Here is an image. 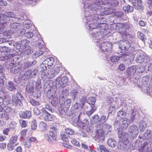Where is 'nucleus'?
<instances>
[{"instance_id":"0e129e2a","label":"nucleus","mask_w":152,"mask_h":152,"mask_svg":"<svg viewBox=\"0 0 152 152\" xmlns=\"http://www.w3.org/2000/svg\"><path fill=\"white\" fill-rule=\"evenodd\" d=\"M5 105L3 106V110L5 111L6 112L9 113L12 110V109L11 107Z\"/></svg>"},{"instance_id":"c9c22d12","label":"nucleus","mask_w":152,"mask_h":152,"mask_svg":"<svg viewBox=\"0 0 152 152\" xmlns=\"http://www.w3.org/2000/svg\"><path fill=\"white\" fill-rule=\"evenodd\" d=\"M3 15L4 16H5V17L4 19H6L7 17L13 18L12 19V20L13 21V20H14V18H15V15L14 14L13 12H6L4 13Z\"/></svg>"},{"instance_id":"ddd939ff","label":"nucleus","mask_w":152,"mask_h":152,"mask_svg":"<svg viewBox=\"0 0 152 152\" xmlns=\"http://www.w3.org/2000/svg\"><path fill=\"white\" fill-rule=\"evenodd\" d=\"M13 21L10 25V28L15 31H18L20 28V24L19 22Z\"/></svg>"},{"instance_id":"f704fd0d","label":"nucleus","mask_w":152,"mask_h":152,"mask_svg":"<svg viewBox=\"0 0 152 152\" xmlns=\"http://www.w3.org/2000/svg\"><path fill=\"white\" fill-rule=\"evenodd\" d=\"M86 0H82V3L84 4L85 2L86 1ZM96 1L95 2L94 4V5H96V6L97 5L98 6H99V7H101V6H100L102 4H105L104 0H95Z\"/></svg>"},{"instance_id":"f3484780","label":"nucleus","mask_w":152,"mask_h":152,"mask_svg":"<svg viewBox=\"0 0 152 152\" xmlns=\"http://www.w3.org/2000/svg\"><path fill=\"white\" fill-rule=\"evenodd\" d=\"M68 94L69 92L67 89H63L60 95V101L61 99L63 101H64Z\"/></svg>"},{"instance_id":"4d7b16f0","label":"nucleus","mask_w":152,"mask_h":152,"mask_svg":"<svg viewBox=\"0 0 152 152\" xmlns=\"http://www.w3.org/2000/svg\"><path fill=\"white\" fill-rule=\"evenodd\" d=\"M20 124L22 127H25L27 125V122L24 120L20 121Z\"/></svg>"},{"instance_id":"864d4df0","label":"nucleus","mask_w":152,"mask_h":152,"mask_svg":"<svg viewBox=\"0 0 152 152\" xmlns=\"http://www.w3.org/2000/svg\"><path fill=\"white\" fill-rule=\"evenodd\" d=\"M137 34L138 37L139 39L143 41H144V40L145 37L143 34L140 31H138Z\"/></svg>"},{"instance_id":"13d9d810","label":"nucleus","mask_w":152,"mask_h":152,"mask_svg":"<svg viewBox=\"0 0 152 152\" xmlns=\"http://www.w3.org/2000/svg\"><path fill=\"white\" fill-rule=\"evenodd\" d=\"M137 70L139 73H142L144 71L145 69L143 66H138Z\"/></svg>"},{"instance_id":"7c9ffc66","label":"nucleus","mask_w":152,"mask_h":152,"mask_svg":"<svg viewBox=\"0 0 152 152\" xmlns=\"http://www.w3.org/2000/svg\"><path fill=\"white\" fill-rule=\"evenodd\" d=\"M61 139L66 142H68V139L69 137V136L68 134L65 132H62L61 134Z\"/></svg>"},{"instance_id":"6ab92c4d","label":"nucleus","mask_w":152,"mask_h":152,"mask_svg":"<svg viewBox=\"0 0 152 152\" xmlns=\"http://www.w3.org/2000/svg\"><path fill=\"white\" fill-rule=\"evenodd\" d=\"M102 130L104 131L106 133V132L108 133L109 132H111L112 130V126L107 124H104L102 127Z\"/></svg>"},{"instance_id":"9b49d317","label":"nucleus","mask_w":152,"mask_h":152,"mask_svg":"<svg viewBox=\"0 0 152 152\" xmlns=\"http://www.w3.org/2000/svg\"><path fill=\"white\" fill-rule=\"evenodd\" d=\"M145 57V54L142 51L138 53L137 55L136 60L137 62L141 63L144 61V58Z\"/></svg>"},{"instance_id":"393cba45","label":"nucleus","mask_w":152,"mask_h":152,"mask_svg":"<svg viewBox=\"0 0 152 152\" xmlns=\"http://www.w3.org/2000/svg\"><path fill=\"white\" fill-rule=\"evenodd\" d=\"M147 126L146 122L143 121H141L139 123V129L140 131L144 132L145 130V128Z\"/></svg>"},{"instance_id":"4468645a","label":"nucleus","mask_w":152,"mask_h":152,"mask_svg":"<svg viewBox=\"0 0 152 152\" xmlns=\"http://www.w3.org/2000/svg\"><path fill=\"white\" fill-rule=\"evenodd\" d=\"M16 86L12 81H9L6 84L7 89L10 91H14L16 89Z\"/></svg>"},{"instance_id":"a18cd8bd","label":"nucleus","mask_w":152,"mask_h":152,"mask_svg":"<svg viewBox=\"0 0 152 152\" xmlns=\"http://www.w3.org/2000/svg\"><path fill=\"white\" fill-rule=\"evenodd\" d=\"M88 104L93 107L95 102V98L94 97H90L88 98Z\"/></svg>"},{"instance_id":"4c0bfd02","label":"nucleus","mask_w":152,"mask_h":152,"mask_svg":"<svg viewBox=\"0 0 152 152\" xmlns=\"http://www.w3.org/2000/svg\"><path fill=\"white\" fill-rule=\"evenodd\" d=\"M126 144L125 143H124V142L120 141L118 145V148L120 150H123L126 148Z\"/></svg>"},{"instance_id":"2eb2a0df","label":"nucleus","mask_w":152,"mask_h":152,"mask_svg":"<svg viewBox=\"0 0 152 152\" xmlns=\"http://www.w3.org/2000/svg\"><path fill=\"white\" fill-rule=\"evenodd\" d=\"M10 100L12 101V103L13 105L17 106L20 105V101L16 95H12Z\"/></svg>"},{"instance_id":"412c9836","label":"nucleus","mask_w":152,"mask_h":152,"mask_svg":"<svg viewBox=\"0 0 152 152\" xmlns=\"http://www.w3.org/2000/svg\"><path fill=\"white\" fill-rule=\"evenodd\" d=\"M31 73V70L28 69L24 73L23 71H21L20 72V75L22 77H25L29 79L31 78V77H30Z\"/></svg>"},{"instance_id":"5fc2aeb1","label":"nucleus","mask_w":152,"mask_h":152,"mask_svg":"<svg viewBox=\"0 0 152 152\" xmlns=\"http://www.w3.org/2000/svg\"><path fill=\"white\" fill-rule=\"evenodd\" d=\"M32 64H33L32 62H28L25 63L24 64L23 68L26 69L32 66Z\"/></svg>"},{"instance_id":"a19ab883","label":"nucleus","mask_w":152,"mask_h":152,"mask_svg":"<svg viewBox=\"0 0 152 152\" xmlns=\"http://www.w3.org/2000/svg\"><path fill=\"white\" fill-rule=\"evenodd\" d=\"M120 56H113L110 57V59L112 62H117L120 58Z\"/></svg>"},{"instance_id":"f03ea898","label":"nucleus","mask_w":152,"mask_h":152,"mask_svg":"<svg viewBox=\"0 0 152 152\" xmlns=\"http://www.w3.org/2000/svg\"><path fill=\"white\" fill-rule=\"evenodd\" d=\"M96 135L95 138L97 141L103 142L104 140L106 132L102 130L101 125L97 124L96 126Z\"/></svg>"},{"instance_id":"c756f323","label":"nucleus","mask_w":152,"mask_h":152,"mask_svg":"<svg viewBox=\"0 0 152 152\" xmlns=\"http://www.w3.org/2000/svg\"><path fill=\"white\" fill-rule=\"evenodd\" d=\"M130 121L127 118H124L122 123L123 127L124 128H127L128 127L130 124Z\"/></svg>"},{"instance_id":"473e14b6","label":"nucleus","mask_w":152,"mask_h":152,"mask_svg":"<svg viewBox=\"0 0 152 152\" xmlns=\"http://www.w3.org/2000/svg\"><path fill=\"white\" fill-rule=\"evenodd\" d=\"M39 126L40 129L42 131H45L47 130V124L42 121L40 122Z\"/></svg>"},{"instance_id":"6e6552de","label":"nucleus","mask_w":152,"mask_h":152,"mask_svg":"<svg viewBox=\"0 0 152 152\" xmlns=\"http://www.w3.org/2000/svg\"><path fill=\"white\" fill-rule=\"evenodd\" d=\"M8 24L7 23L4 21H1L0 23V29L3 31V32L2 33L4 35L7 36L10 35L13 33L12 31L11 30H8L5 31L4 28Z\"/></svg>"},{"instance_id":"e433bc0d","label":"nucleus","mask_w":152,"mask_h":152,"mask_svg":"<svg viewBox=\"0 0 152 152\" xmlns=\"http://www.w3.org/2000/svg\"><path fill=\"white\" fill-rule=\"evenodd\" d=\"M18 136H14L12 137L10 140V142L11 143L14 144L15 146H16L18 144L17 142Z\"/></svg>"},{"instance_id":"a211bd4d","label":"nucleus","mask_w":152,"mask_h":152,"mask_svg":"<svg viewBox=\"0 0 152 152\" xmlns=\"http://www.w3.org/2000/svg\"><path fill=\"white\" fill-rule=\"evenodd\" d=\"M90 33L92 35V37L96 40L100 39L102 37L101 35V33L100 32H96L94 31H93Z\"/></svg>"},{"instance_id":"a878e982","label":"nucleus","mask_w":152,"mask_h":152,"mask_svg":"<svg viewBox=\"0 0 152 152\" xmlns=\"http://www.w3.org/2000/svg\"><path fill=\"white\" fill-rule=\"evenodd\" d=\"M20 116L22 118H29L31 117V112L29 111L23 112Z\"/></svg>"},{"instance_id":"2f4dec72","label":"nucleus","mask_w":152,"mask_h":152,"mask_svg":"<svg viewBox=\"0 0 152 152\" xmlns=\"http://www.w3.org/2000/svg\"><path fill=\"white\" fill-rule=\"evenodd\" d=\"M33 52L32 49L28 48V49H26L21 52V55L22 56H26L28 55Z\"/></svg>"},{"instance_id":"39448f33","label":"nucleus","mask_w":152,"mask_h":152,"mask_svg":"<svg viewBox=\"0 0 152 152\" xmlns=\"http://www.w3.org/2000/svg\"><path fill=\"white\" fill-rule=\"evenodd\" d=\"M60 70V68L59 66H54L50 69L48 71V77L49 78H51L58 74Z\"/></svg>"},{"instance_id":"e2e57ef3","label":"nucleus","mask_w":152,"mask_h":152,"mask_svg":"<svg viewBox=\"0 0 152 152\" xmlns=\"http://www.w3.org/2000/svg\"><path fill=\"white\" fill-rule=\"evenodd\" d=\"M15 146L12 143H8L7 145V149L9 151H12L13 150Z\"/></svg>"},{"instance_id":"72a5a7b5","label":"nucleus","mask_w":152,"mask_h":152,"mask_svg":"<svg viewBox=\"0 0 152 152\" xmlns=\"http://www.w3.org/2000/svg\"><path fill=\"white\" fill-rule=\"evenodd\" d=\"M123 9L126 13H128L129 12H132L134 8L133 7L131 6L130 5H128L127 6L124 7Z\"/></svg>"},{"instance_id":"f257e3e1","label":"nucleus","mask_w":152,"mask_h":152,"mask_svg":"<svg viewBox=\"0 0 152 152\" xmlns=\"http://www.w3.org/2000/svg\"><path fill=\"white\" fill-rule=\"evenodd\" d=\"M84 7L85 8V18L83 19L84 22L86 21L87 23L88 22L91 21L93 22L89 24V27L90 29H95L99 28L100 30H105L106 29V24L104 23H99V19L98 18V15L96 14L94 17L93 18H92V16L91 15L97 10H98L100 7L99 6L97 5L96 6L94 4H84Z\"/></svg>"},{"instance_id":"4be33fe9","label":"nucleus","mask_w":152,"mask_h":152,"mask_svg":"<svg viewBox=\"0 0 152 152\" xmlns=\"http://www.w3.org/2000/svg\"><path fill=\"white\" fill-rule=\"evenodd\" d=\"M15 53H9L7 54L5 56H0V60L5 61L8 60L15 56Z\"/></svg>"},{"instance_id":"cd10ccee","label":"nucleus","mask_w":152,"mask_h":152,"mask_svg":"<svg viewBox=\"0 0 152 152\" xmlns=\"http://www.w3.org/2000/svg\"><path fill=\"white\" fill-rule=\"evenodd\" d=\"M21 69L20 66L19 64H17L15 66L13 67L11 69V72L12 73H17L19 72Z\"/></svg>"},{"instance_id":"58836bf2","label":"nucleus","mask_w":152,"mask_h":152,"mask_svg":"<svg viewBox=\"0 0 152 152\" xmlns=\"http://www.w3.org/2000/svg\"><path fill=\"white\" fill-rule=\"evenodd\" d=\"M5 78V75L2 74L0 75V86L1 87H3L5 84V81L4 80Z\"/></svg>"},{"instance_id":"603ef678","label":"nucleus","mask_w":152,"mask_h":152,"mask_svg":"<svg viewBox=\"0 0 152 152\" xmlns=\"http://www.w3.org/2000/svg\"><path fill=\"white\" fill-rule=\"evenodd\" d=\"M30 102L32 105L34 106H37L39 104V102H38L34 99H31Z\"/></svg>"},{"instance_id":"7ed1b4c3","label":"nucleus","mask_w":152,"mask_h":152,"mask_svg":"<svg viewBox=\"0 0 152 152\" xmlns=\"http://www.w3.org/2000/svg\"><path fill=\"white\" fill-rule=\"evenodd\" d=\"M119 47L122 50L127 53H131L133 48L130 42L127 41H121L119 42Z\"/></svg>"},{"instance_id":"20e7f679","label":"nucleus","mask_w":152,"mask_h":152,"mask_svg":"<svg viewBox=\"0 0 152 152\" xmlns=\"http://www.w3.org/2000/svg\"><path fill=\"white\" fill-rule=\"evenodd\" d=\"M68 82V78L65 76L62 77L60 75L55 80L56 85H58L59 87H64L65 86Z\"/></svg>"},{"instance_id":"680f3d73","label":"nucleus","mask_w":152,"mask_h":152,"mask_svg":"<svg viewBox=\"0 0 152 152\" xmlns=\"http://www.w3.org/2000/svg\"><path fill=\"white\" fill-rule=\"evenodd\" d=\"M65 132L68 134L69 135H72L74 133V132L73 130L69 128H67L65 129Z\"/></svg>"},{"instance_id":"c85d7f7f","label":"nucleus","mask_w":152,"mask_h":152,"mask_svg":"<svg viewBox=\"0 0 152 152\" xmlns=\"http://www.w3.org/2000/svg\"><path fill=\"white\" fill-rule=\"evenodd\" d=\"M150 134L151 131L149 130H147L142 136H141L140 135L139 136V137L140 139H142L143 140H145L148 139L150 137Z\"/></svg>"},{"instance_id":"6e6d98bb","label":"nucleus","mask_w":152,"mask_h":152,"mask_svg":"<svg viewBox=\"0 0 152 152\" xmlns=\"http://www.w3.org/2000/svg\"><path fill=\"white\" fill-rule=\"evenodd\" d=\"M5 66L7 69H11L14 66V64L9 61L6 63Z\"/></svg>"},{"instance_id":"09e8293b","label":"nucleus","mask_w":152,"mask_h":152,"mask_svg":"<svg viewBox=\"0 0 152 152\" xmlns=\"http://www.w3.org/2000/svg\"><path fill=\"white\" fill-rule=\"evenodd\" d=\"M10 50V49L9 48L6 47H2L0 48V54L2 52H8Z\"/></svg>"},{"instance_id":"f8f14e48","label":"nucleus","mask_w":152,"mask_h":152,"mask_svg":"<svg viewBox=\"0 0 152 152\" xmlns=\"http://www.w3.org/2000/svg\"><path fill=\"white\" fill-rule=\"evenodd\" d=\"M56 124L55 123L53 124L52 127H51L50 128V130L49 132L50 136L54 140H56V127L54 126Z\"/></svg>"},{"instance_id":"8fccbe9b","label":"nucleus","mask_w":152,"mask_h":152,"mask_svg":"<svg viewBox=\"0 0 152 152\" xmlns=\"http://www.w3.org/2000/svg\"><path fill=\"white\" fill-rule=\"evenodd\" d=\"M145 69L148 71L152 72V62L147 64L145 65Z\"/></svg>"},{"instance_id":"1a4fd4ad","label":"nucleus","mask_w":152,"mask_h":152,"mask_svg":"<svg viewBox=\"0 0 152 152\" xmlns=\"http://www.w3.org/2000/svg\"><path fill=\"white\" fill-rule=\"evenodd\" d=\"M118 137L120 139V141L125 142L128 141V135L125 132H123L122 129H119L118 132Z\"/></svg>"},{"instance_id":"ea45409f","label":"nucleus","mask_w":152,"mask_h":152,"mask_svg":"<svg viewBox=\"0 0 152 152\" xmlns=\"http://www.w3.org/2000/svg\"><path fill=\"white\" fill-rule=\"evenodd\" d=\"M43 53V52L41 50H39L34 53L32 55L33 58H35L39 56L42 55Z\"/></svg>"},{"instance_id":"0eeeda50","label":"nucleus","mask_w":152,"mask_h":152,"mask_svg":"<svg viewBox=\"0 0 152 152\" xmlns=\"http://www.w3.org/2000/svg\"><path fill=\"white\" fill-rule=\"evenodd\" d=\"M8 99L6 96V94L0 91V105H7L9 104Z\"/></svg>"},{"instance_id":"052dcab7","label":"nucleus","mask_w":152,"mask_h":152,"mask_svg":"<svg viewBox=\"0 0 152 152\" xmlns=\"http://www.w3.org/2000/svg\"><path fill=\"white\" fill-rule=\"evenodd\" d=\"M91 109L89 111L87 112V114L89 116L91 115L95 110L96 108L94 107H93L91 105Z\"/></svg>"},{"instance_id":"338daca9","label":"nucleus","mask_w":152,"mask_h":152,"mask_svg":"<svg viewBox=\"0 0 152 152\" xmlns=\"http://www.w3.org/2000/svg\"><path fill=\"white\" fill-rule=\"evenodd\" d=\"M37 70L36 69H34L32 71H31V70L30 75L31 78H32L35 77L36 75V74L37 73Z\"/></svg>"},{"instance_id":"774afa93","label":"nucleus","mask_w":152,"mask_h":152,"mask_svg":"<svg viewBox=\"0 0 152 152\" xmlns=\"http://www.w3.org/2000/svg\"><path fill=\"white\" fill-rule=\"evenodd\" d=\"M149 81V79L146 77H143L142 79V83L145 85L148 83Z\"/></svg>"},{"instance_id":"c03bdc74","label":"nucleus","mask_w":152,"mask_h":152,"mask_svg":"<svg viewBox=\"0 0 152 152\" xmlns=\"http://www.w3.org/2000/svg\"><path fill=\"white\" fill-rule=\"evenodd\" d=\"M24 145L27 148H29L31 146V142L27 137L25 138L24 140Z\"/></svg>"},{"instance_id":"79ce46f5","label":"nucleus","mask_w":152,"mask_h":152,"mask_svg":"<svg viewBox=\"0 0 152 152\" xmlns=\"http://www.w3.org/2000/svg\"><path fill=\"white\" fill-rule=\"evenodd\" d=\"M41 87V80L39 79H38L35 85V89H36L37 91H39Z\"/></svg>"},{"instance_id":"bf43d9fd","label":"nucleus","mask_w":152,"mask_h":152,"mask_svg":"<svg viewBox=\"0 0 152 152\" xmlns=\"http://www.w3.org/2000/svg\"><path fill=\"white\" fill-rule=\"evenodd\" d=\"M71 102V99H67L64 102V104L66 106V107L69 108L70 106Z\"/></svg>"},{"instance_id":"49530a36","label":"nucleus","mask_w":152,"mask_h":152,"mask_svg":"<svg viewBox=\"0 0 152 152\" xmlns=\"http://www.w3.org/2000/svg\"><path fill=\"white\" fill-rule=\"evenodd\" d=\"M26 16L25 15H23L20 17L15 18L14 19V20H13L14 22H19L21 20H23L25 19Z\"/></svg>"},{"instance_id":"423d86ee","label":"nucleus","mask_w":152,"mask_h":152,"mask_svg":"<svg viewBox=\"0 0 152 152\" xmlns=\"http://www.w3.org/2000/svg\"><path fill=\"white\" fill-rule=\"evenodd\" d=\"M101 49L104 52H110L112 48V44L108 42H105L101 43Z\"/></svg>"},{"instance_id":"b1692460","label":"nucleus","mask_w":152,"mask_h":152,"mask_svg":"<svg viewBox=\"0 0 152 152\" xmlns=\"http://www.w3.org/2000/svg\"><path fill=\"white\" fill-rule=\"evenodd\" d=\"M100 120L99 116L97 115H93L91 118L90 121L91 124L99 123Z\"/></svg>"},{"instance_id":"9d476101","label":"nucleus","mask_w":152,"mask_h":152,"mask_svg":"<svg viewBox=\"0 0 152 152\" xmlns=\"http://www.w3.org/2000/svg\"><path fill=\"white\" fill-rule=\"evenodd\" d=\"M128 131L131 133L133 137H136L139 133L138 127L135 125L130 126L128 129Z\"/></svg>"},{"instance_id":"dca6fc26","label":"nucleus","mask_w":152,"mask_h":152,"mask_svg":"<svg viewBox=\"0 0 152 152\" xmlns=\"http://www.w3.org/2000/svg\"><path fill=\"white\" fill-rule=\"evenodd\" d=\"M34 85L32 82H30L26 86V91L28 93H32L34 91Z\"/></svg>"},{"instance_id":"69168bd1","label":"nucleus","mask_w":152,"mask_h":152,"mask_svg":"<svg viewBox=\"0 0 152 152\" xmlns=\"http://www.w3.org/2000/svg\"><path fill=\"white\" fill-rule=\"evenodd\" d=\"M41 94L39 91H37V92L34 93L33 95L34 97L36 98H38L41 96Z\"/></svg>"},{"instance_id":"bb28decb","label":"nucleus","mask_w":152,"mask_h":152,"mask_svg":"<svg viewBox=\"0 0 152 152\" xmlns=\"http://www.w3.org/2000/svg\"><path fill=\"white\" fill-rule=\"evenodd\" d=\"M117 114V116L119 120L123 118L124 119L126 115V113L125 111L122 110L118 111Z\"/></svg>"},{"instance_id":"37998d69","label":"nucleus","mask_w":152,"mask_h":152,"mask_svg":"<svg viewBox=\"0 0 152 152\" xmlns=\"http://www.w3.org/2000/svg\"><path fill=\"white\" fill-rule=\"evenodd\" d=\"M108 116H109V115ZM108 117H107L105 115H102L100 119H99L100 120L99 121V123L98 124H102L103 123H104L106 121Z\"/></svg>"},{"instance_id":"de8ad7c7","label":"nucleus","mask_w":152,"mask_h":152,"mask_svg":"<svg viewBox=\"0 0 152 152\" xmlns=\"http://www.w3.org/2000/svg\"><path fill=\"white\" fill-rule=\"evenodd\" d=\"M55 63L54 58L52 57L48 58V66H51Z\"/></svg>"},{"instance_id":"aec40b11","label":"nucleus","mask_w":152,"mask_h":152,"mask_svg":"<svg viewBox=\"0 0 152 152\" xmlns=\"http://www.w3.org/2000/svg\"><path fill=\"white\" fill-rule=\"evenodd\" d=\"M107 143L109 146L112 148L115 147L117 145L116 141L113 138L109 139L107 141Z\"/></svg>"},{"instance_id":"5701e85b","label":"nucleus","mask_w":152,"mask_h":152,"mask_svg":"<svg viewBox=\"0 0 152 152\" xmlns=\"http://www.w3.org/2000/svg\"><path fill=\"white\" fill-rule=\"evenodd\" d=\"M137 69L134 66H132L127 69V72L129 75H132L135 72Z\"/></svg>"},{"instance_id":"3c124183","label":"nucleus","mask_w":152,"mask_h":152,"mask_svg":"<svg viewBox=\"0 0 152 152\" xmlns=\"http://www.w3.org/2000/svg\"><path fill=\"white\" fill-rule=\"evenodd\" d=\"M97 149L100 152H105L107 151V148L104 146L103 145H100L99 147Z\"/></svg>"}]
</instances>
